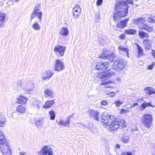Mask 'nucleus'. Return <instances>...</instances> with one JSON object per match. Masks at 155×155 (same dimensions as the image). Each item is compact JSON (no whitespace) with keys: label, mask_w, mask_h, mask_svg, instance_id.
Returning <instances> with one entry per match:
<instances>
[{"label":"nucleus","mask_w":155,"mask_h":155,"mask_svg":"<svg viewBox=\"0 0 155 155\" xmlns=\"http://www.w3.org/2000/svg\"><path fill=\"white\" fill-rule=\"evenodd\" d=\"M5 13L3 12H0V26L5 22Z\"/></svg>","instance_id":"obj_30"},{"label":"nucleus","mask_w":155,"mask_h":155,"mask_svg":"<svg viewBox=\"0 0 155 155\" xmlns=\"http://www.w3.org/2000/svg\"><path fill=\"white\" fill-rule=\"evenodd\" d=\"M38 154L39 155H53L52 149L50 147L44 146L41 148V150L39 151Z\"/></svg>","instance_id":"obj_10"},{"label":"nucleus","mask_w":155,"mask_h":155,"mask_svg":"<svg viewBox=\"0 0 155 155\" xmlns=\"http://www.w3.org/2000/svg\"><path fill=\"white\" fill-rule=\"evenodd\" d=\"M32 105L35 108L39 110V108L41 106V104L40 101L38 100H36L33 101Z\"/></svg>","instance_id":"obj_28"},{"label":"nucleus","mask_w":155,"mask_h":155,"mask_svg":"<svg viewBox=\"0 0 155 155\" xmlns=\"http://www.w3.org/2000/svg\"><path fill=\"white\" fill-rule=\"evenodd\" d=\"M19 153L20 154V155H24L25 153V152L23 151L20 152Z\"/></svg>","instance_id":"obj_55"},{"label":"nucleus","mask_w":155,"mask_h":155,"mask_svg":"<svg viewBox=\"0 0 155 155\" xmlns=\"http://www.w3.org/2000/svg\"><path fill=\"white\" fill-rule=\"evenodd\" d=\"M129 19V18H127L123 21H121L117 23L116 25V27L119 28H124L125 27L127 26V24Z\"/></svg>","instance_id":"obj_17"},{"label":"nucleus","mask_w":155,"mask_h":155,"mask_svg":"<svg viewBox=\"0 0 155 155\" xmlns=\"http://www.w3.org/2000/svg\"><path fill=\"white\" fill-rule=\"evenodd\" d=\"M144 91L145 92L149 95L152 94H155V90L153 88L150 87H147L144 89Z\"/></svg>","instance_id":"obj_27"},{"label":"nucleus","mask_w":155,"mask_h":155,"mask_svg":"<svg viewBox=\"0 0 155 155\" xmlns=\"http://www.w3.org/2000/svg\"><path fill=\"white\" fill-rule=\"evenodd\" d=\"M147 106H152L151 104L150 103H146Z\"/></svg>","instance_id":"obj_54"},{"label":"nucleus","mask_w":155,"mask_h":155,"mask_svg":"<svg viewBox=\"0 0 155 155\" xmlns=\"http://www.w3.org/2000/svg\"><path fill=\"white\" fill-rule=\"evenodd\" d=\"M96 17L97 19H99L100 18V15L99 13L97 12L95 14Z\"/></svg>","instance_id":"obj_49"},{"label":"nucleus","mask_w":155,"mask_h":155,"mask_svg":"<svg viewBox=\"0 0 155 155\" xmlns=\"http://www.w3.org/2000/svg\"><path fill=\"white\" fill-rule=\"evenodd\" d=\"M70 122V120L67 119L66 121H63L62 120H60L59 122L58 123V124L63 125L65 126H68L69 127V124Z\"/></svg>","instance_id":"obj_26"},{"label":"nucleus","mask_w":155,"mask_h":155,"mask_svg":"<svg viewBox=\"0 0 155 155\" xmlns=\"http://www.w3.org/2000/svg\"><path fill=\"white\" fill-rule=\"evenodd\" d=\"M123 103V101L119 100H116L114 101V103L117 107H120Z\"/></svg>","instance_id":"obj_39"},{"label":"nucleus","mask_w":155,"mask_h":155,"mask_svg":"<svg viewBox=\"0 0 155 155\" xmlns=\"http://www.w3.org/2000/svg\"><path fill=\"white\" fill-rule=\"evenodd\" d=\"M141 109L142 110L144 109L145 108L147 107L146 102H145L142 103V104L141 105Z\"/></svg>","instance_id":"obj_43"},{"label":"nucleus","mask_w":155,"mask_h":155,"mask_svg":"<svg viewBox=\"0 0 155 155\" xmlns=\"http://www.w3.org/2000/svg\"><path fill=\"white\" fill-rule=\"evenodd\" d=\"M128 6L126 1L118 2L116 4L115 12L113 17L115 21H117L120 18L125 17L128 12Z\"/></svg>","instance_id":"obj_2"},{"label":"nucleus","mask_w":155,"mask_h":155,"mask_svg":"<svg viewBox=\"0 0 155 155\" xmlns=\"http://www.w3.org/2000/svg\"><path fill=\"white\" fill-rule=\"evenodd\" d=\"M151 41L147 39H144L143 40V43L145 46L146 49H149L151 47Z\"/></svg>","instance_id":"obj_22"},{"label":"nucleus","mask_w":155,"mask_h":155,"mask_svg":"<svg viewBox=\"0 0 155 155\" xmlns=\"http://www.w3.org/2000/svg\"><path fill=\"white\" fill-rule=\"evenodd\" d=\"M44 119L43 118H40L37 120L35 122V124L36 126L39 128L41 126H42L44 123Z\"/></svg>","instance_id":"obj_24"},{"label":"nucleus","mask_w":155,"mask_h":155,"mask_svg":"<svg viewBox=\"0 0 155 155\" xmlns=\"http://www.w3.org/2000/svg\"><path fill=\"white\" fill-rule=\"evenodd\" d=\"M73 114L72 115H70L68 117V119L70 120L71 118L72 117H73Z\"/></svg>","instance_id":"obj_59"},{"label":"nucleus","mask_w":155,"mask_h":155,"mask_svg":"<svg viewBox=\"0 0 155 155\" xmlns=\"http://www.w3.org/2000/svg\"><path fill=\"white\" fill-rule=\"evenodd\" d=\"M133 21L134 23L137 25L140 29L144 30L149 32H151L153 30V27L148 26L145 23L146 20L143 18L139 17L134 19Z\"/></svg>","instance_id":"obj_4"},{"label":"nucleus","mask_w":155,"mask_h":155,"mask_svg":"<svg viewBox=\"0 0 155 155\" xmlns=\"http://www.w3.org/2000/svg\"><path fill=\"white\" fill-rule=\"evenodd\" d=\"M44 92L45 94V96L46 97H52L53 96V92L51 90L47 89L44 90Z\"/></svg>","instance_id":"obj_33"},{"label":"nucleus","mask_w":155,"mask_h":155,"mask_svg":"<svg viewBox=\"0 0 155 155\" xmlns=\"http://www.w3.org/2000/svg\"><path fill=\"white\" fill-rule=\"evenodd\" d=\"M153 64H151V65H150L149 66H148V69L150 70H152L153 68Z\"/></svg>","instance_id":"obj_48"},{"label":"nucleus","mask_w":155,"mask_h":155,"mask_svg":"<svg viewBox=\"0 0 155 155\" xmlns=\"http://www.w3.org/2000/svg\"><path fill=\"white\" fill-rule=\"evenodd\" d=\"M22 87V82L20 81L18 82L13 87L14 90L17 91L20 90Z\"/></svg>","instance_id":"obj_34"},{"label":"nucleus","mask_w":155,"mask_h":155,"mask_svg":"<svg viewBox=\"0 0 155 155\" xmlns=\"http://www.w3.org/2000/svg\"><path fill=\"white\" fill-rule=\"evenodd\" d=\"M152 115L149 114H144L142 117L141 122L143 125L147 129L150 128L153 120Z\"/></svg>","instance_id":"obj_7"},{"label":"nucleus","mask_w":155,"mask_h":155,"mask_svg":"<svg viewBox=\"0 0 155 155\" xmlns=\"http://www.w3.org/2000/svg\"><path fill=\"white\" fill-rule=\"evenodd\" d=\"M78 127L81 128H84L86 126L84 125L83 124L81 123H78Z\"/></svg>","instance_id":"obj_45"},{"label":"nucleus","mask_w":155,"mask_h":155,"mask_svg":"<svg viewBox=\"0 0 155 155\" xmlns=\"http://www.w3.org/2000/svg\"><path fill=\"white\" fill-rule=\"evenodd\" d=\"M88 129L90 130L91 131H92V130H91V127H87Z\"/></svg>","instance_id":"obj_62"},{"label":"nucleus","mask_w":155,"mask_h":155,"mask_svg":"<svg viewBox=\"0 0 155 155\" xmlns=\"http://www.w3.org/2000/svg\"><path fill=\"white\" fill-rule=\"evenodd\" d=\"M32 28L35 30L38 31L41 29V26L37 21H35L32 25Z\"/></svg>","instance_id":"obj_31"},{"label":"nucleus","mask_w":155,"mask_h":155,"mask_svg":"<svg viewBox=\"0 0 155 155\" xmlns=\"http://www.w3.org/2000/svg\"><path fill=\"white\" fill-rule=\"evenodd\" d=\"M121 112L122 113H124V112L126 113L127 111V110H124V109H121Z\"/></svg>","instance_id":"obj_52"},{"label":"nucleus","mask_w":155,"mask_h":155,"mask_svg":"<svg viewBox=\"0 0 155 155\" xmlns=\"http://www.w3.org/2000/svg\"><path fill=\"white\" fill-rule=\"evenodd\" d=\"M54 74V72L52 71H46L42 74L41 77L43 80H46L51 78Z\"/></svg>","instance_id":"obj_16"},{"label":"nucleus","mask_w":155,"mask_h":155,"mask_svg":"<svg viewBox=\"0 0 155 155\" xmlns=\"http://www.w3.org/2000/svg\"><path fill=\"white\" fill-rule=\"evenodd\" d=\"M101 104L102 105L105 106L108 104V103L106 101H103L101 102Z\"/></svg>","instance_id":"obj_46"},{"label":"nucleus","mask_w":155,"mask_h":155,"mask_svg":"<svg viewBox=\"0 0 155 155\" xmlns=\"http://www.w3.org/2000/svg\"><path fill=\"white\" fill-rule=\"evenodd\" d=\"M126 153L127 155H132V154L131 152H126Z\"/></svg>","instance_id":"obj_57"},{"label":"nucleus","mask_w":155,"mask_h":155,"mask_svg":"<svg viewBox=\"0 0 155 155\" xmlns=\"http://www.w3.org/2000/svg\"><path fill=\"white\" fill-rule=\"evenodd\" d=\"M66 49L65 46H61L60 45H56L55 46L54 51L57 54L59 55L60 56H63Z\"/></svg>","instance_id":"obj_11"},{"label":"nucleus","mask_w":155,"mask_h":155,"mask_svg":"<svg viewBox=\"0 0 155 155\" xmlns=\"http://www.w3.org/2000/svg\"><path fill=\"white\" fill-rule=\"evenodd\" d=\"M40 6L38 5H37L35 6L30 17L31 21L36 17L39 22H41L42 19V13L40 11Z\"/></svg>","instance_id":"obj_5"},{"label":"nucleus","mask_w":155,"mask_h":155,"mask_svg":"<svg viewBox=\"0 0 155 155\" xmlns=\"http://www.w3.org/2000/svg\"><path fill=\"white\" fill-rule=\"evenodd\" d=\"M107 94L109 97H113L115 95L116 93L114 91H111L108 93Z\"/></svg>","instance_id":"obj_42"},{"label":"nucleus","mask_w":155,"mask_h":155,"mask_svg":"<svg viewBox=\"0 0 155 155\" xmlns=\"http://www.w3.org/2000/svg\"><path fill=\"white\" fill-rule=\"evenodd\" d=\"M139 35L141 38H143L148 37V35L147 33L142 31H139Z\"/></svg>","instance_id":"obj_37"},{"label":"nucleus","mask_w":155,"mask_h":155,"mask_svg":"<svg viewBox=\"0 0 155 155\" xmlns=\"http://www.w3.org/2000/svg\"><path fill=\"white\" fill-rule=\"evenodd\" d=\"M126 62L123 59H118L115 61L113 63V68L118 70H121L125 66Z\"/></svg>","instance_id":"obj_8"},{"label":"nucleus","mask_w":155,"mask_h":155,"mask_svg":"<svg viewBox=\"0 0 155 155\" xmlns=\"http://www.w3.org/2000/svg\"><path fill=\"white\" fill-rule=\"evenodd\" d=\"M147 21L148 22L150 23H154L155 22V20L152 17H148L147 20Z\"/></svg>","instance_id":"obj_41"},{"label":"nucleus","mask_w":155,"mask_h":155,"mask_svg":"<svg viewBox=\"0 0 155 155\" xmlns=\"http://www.w3.org/2000/svg\"><path fill=\"white\" fill-rule=\"evenodd\" d=\"M138 105V103H135L133 104V107L137 106Z\"/></svg>","instance_id":"obj_58"},{"label":"nucleus","mask_w":155,"mask_h":155,"mask_svg":"<svg viewBox=\"0 0 155 155\" xmlns=\"http://www.w3.org/2000/svg\"><path fill=\"white\" fill-rule=\"evenodd\" d=\"M109 117L108 120L109 123V126H110V128L113 130L117 129L119 126V124L121 123L120 120L119 119L116 118L113 115H109Z\"/></svg>","instance_id":"obj_6"},{"label":"nucleus","mask_w":155,"mask_h":155,"mask_svg":"<svg viewBox=\"0 0 155 155\" xmlns=\"http://www.w3.org/2000/svg\"><path fill=\"white\" fill-rule=\"evenodd\" d=\"M25 85V87L23 88L25 93H31L34 88V84L31 81H28L26 83Z\"/></svg>","instance_id":"obj_12"},{"label":"nucleus","mask_w":155,"mask_h":155,"mask_svg":"<svg viewBox=\"0 0 155 155\" xmlns=\"http://www.w3.org/2000/svg\"><path fill=\"white\" fill-rule=\"evenodd\" d=\"M69 33V31L65 27H62L60 30L59 34L60 35L66 36Z\"/></svg>","instance_id":"obj_21"},{"label":"nucleus","mask_w":155,"mask_h":155,"mask_svg":"<svg viewBox=\"0 0 155 155\" xmlns=\"http://www.w3.org/2000/svg\"><path fill=\"white\" fill-rule=\"evenodd\" d=\"M110 66L109 63L100 62L98 63L95 66V68L97 70H101V71H103L98 74V77L102 81L100 84L104 85V87L105 88L111 87L110 86L108 85L106 86L105 85L111 83H114L113 81L107 79L114 75L115 73L114 71V69H111L109 67Z\"/></svg>","instance_id":"obj_1"},{"label":"nucleus","mask_w":155,"mask_h":155,"mask_svg":"<svg viewBox=\"0 0 155 155\" xmlns=\"http://www.w3.org/2000/svg\"><path fill=\"white\" fill-rule=\"evenodd\" d=\"M105 113H102L101 120L105 125L109 126V123L108 122L109 121L108 119L109 117V115H105Z\"/></svg>","instance_id":"obj_19"},{"label":"nucleus","mask_w":155,"mask_h":155,"mask_svg":"<svg viewBox=\"0 0 155 155\" xmlns=\"http://www.w3.org/2000/svg\"><path fill=\"white\" fill-rule=\"evenodd\" d=\"M103 1V0H97L96 5L98 6L101 5L102 4Z\"/></svg>","instance_id":"obj_44"},{"label":"nucleus","mask_w":155,"mask_h":155,"mask_svg":"<svg viewBox=\"0 0 155 155\" xmlns=\"http://www.w3.org/2000/svg\"><path fill=\"white\" fill-rule=\"evenodd\" d=\"M117 80L118 81H119V82L121 81V79L120 78H117Z\"/></svg>","instance_id":"obj_60"},{"label":"nucleus","mask_w":155,"mask_h":155,"mask_svg":"<svg viewBox=\"0 0 155 155\" xmlns=\"http://www.w3.org/2000/svg\"><path fill=\"white\" fill-rule=\"evenodd\" d=\"M64 68L63 63L59 59H57L55 62L54 70L59 71L64 69Z\"/></svg>","instance_id":"obj_15"},{"label":"nucleus","mask_w":155,"mask_h":155,"mask_svg":"<svg viewBox=\"0 0 155 155\" xmlns=\"http://www.w3.org/2000/svg\"><path fill=\"white\" fill-rule=\"evenodd\" d=\"M120 145L119 144H117L116 146V148H119L120 147Z\"/></svg>","instance_id":"obj_56"},{"label":"nucleus","mask_w":155,"mask_h":155,"mask_svg":"<svg viewBox=\"0 0 155 155\" xmlns=\"http://www.w3.org/2000/svg\"><path fill=\"white\" fill-rule=\"evenodd\" d=\"M118 49L120 53L124 52L125 54L127 55L128 56V48L121 45L118 47Z\"/></svg>","instance_id":"obj_29"},{"label":"nucleus","mask_w":155,"mask_h":155,"mask_svg":"<svg viewBox=\"0 0 155 155\" xmlns=\"http://www.w3.org/2000/svg\"><path fill=\"white\" fill-rule=\"evenodd\" d=\"M28 99L25 97L22 96L20 95L17 98V101L16 102V103L20 104H25L27 101Z\"/></svg>","instance_id":"obj_18"},{"label":"nucleus","mask_w":155,"mask_h":155,"mask_svg":"<svg viewBox=\"0 0 155 155\" xmlns=\"http://www.w3.org/2000/svg\"><path fill=\"white\" fill-rule=\"evenodd\" d=\"M129 136H124L121 138V140L124 143H127L129 141Z\"/></svg>","instance_id":"obj_35"},{"label":"nucleus","mask_w":155,"mask_h":155,"mask_svg":"<svg viewBox=\"0 0 155 155\" xmlns=\"http://www.w3.org/2000/svg\"><path fill=\"white\" fill-rule=\"evenodd\" d=\"M126 153H125L124 152H123L121 153V155H126Z\"/></svg>","instance_id":"obj_63"},{"label":"nucleus","mask_w":155,"mask_h":155,"mask_svg":"<svg viewBox=\"0 0 155 155\" xmlns=\"http://www.w3.org/2000/svg\"><path fill=\"white\" fill-rule=\"evenodd\" d=\"M8 144L3 132L0 130V149L3 155H12Z\"/></svg>","instance_id":"obj_3"},{"label":"nucleus","mask_w":155,"mask_h":155,"mask_svg":"<svg viewBox=\"0 0 155 155\" xmlns=\"http://www.w3.org/2000/svg\"><path fill=\"white\" fill-rule=\"evenodd\" d=\"M153 56L155 58V51L153 50L152 52Z\"/></svg>","instance_id":"obj_53"},{"label":"nucleus","mask_w":155,"mask_h":155,"mask_svg":"<svg viewBox=\"0 0 155 155\" xmlns=\"http://www.w3.org/2000/svg\"><path fill=\"white\" fill-rule=\"evenodd\" d=\"M87 114L89 116L93 117L94 120L98 121L101 118V114L97 111H95L92 110H90L87 113Z\"/></svg>","instance_id":"obj_14"},{"label":"nucleus","mask_w":155,"mask_h":155,"mask_svg":"<svg viewBox=\"0 0 155 155\" xmlns=\"http://www.w3.org/2000/svg\"><path fill=\"white\" fill-rule=\"evenodd\" d=\"M126 1L127 2V4L128 3L131 4H133V2L132 0H126Z\"/></svg>","instance_id":"obj_50"},{"label":"nucleus","mask_w":155,"mask_h":155,"mask_svg":"<svg viewBox=\"0 0 155 155\" xmlns=\"http://www.w3.org/2000/svg\"><path fill=\"white\" fill-rule=\"evenodd\" d=\"M120 39H123L125 38V35L124 34H122L120 36Z\"/></svg>","instance_id":"obj_51"},{"label":"nucleus","mask_w":155,"mask_h":155,"mask_svg":"<svg viewBox=\"0 0 155 155\" xmlns=\"http://www.w3.org/2000/svg\"><path fill=\"white\" fill-rule=\"evenodd\" d=\"M136 31L133 29H128L125 31V33L128 34H135L136 33Z\"/></svg>","instance_id":"obj_36"},{"label":"nucleus","mask_w":155,"mask_h":155,"mask_svg":"<svg viewBox=\"0 0 155 155\" xmlns=\"http://www.w3.org/2000/svg\"><path fill=\"white\" fill-rule=\"evenodd\" d=\"M136 46L138 49L137 57L143 56L144 55L143 50L138 44H137Z\"/></svg>","instance_id":"obj_23"},{"label":"nucleus","mask_w":155,"mask_h":155,"mask_svg":"<svg viewBox=\"0 0 155 155\" xmlns=\"http://www.w3.org/2000/svg\"><path fill=\"white\" fill-rule=\"evenodd\" d=\"M16 110L20 114H23L25 112L26 108L25 106L19 105L17 107Z\"/></svg>","instance_id":"obj_25"},{"label":"nucleus","mask_w":155,"mask_h":155,"mask_svg":"<svg viewBox=\"0 0 155 155\" xmlns=\"http://www.w3.org/2000/svg\"><path fill=\"white\" fill-rule=\"evenodd\" d=\"M54 103V101L53 100L50 101H48L45 104L43 105V107L45 108L50 107Z\"/></svg>","instance_id":"obj_32"},{"label":"nucleus","mask_w":155,"mask_h":155,"mask_svg":"<svg viewBox=\"0 0 155 155\" xmlns=\"http://www.w3.org/2000/svg\"><path fill=\"white\" fill-rule=\"evenodd\" d=\"M49 114L50 116V119L54 120L55 118V114L53 110H51L49 112Z\"/></svg>","instance_id":"obj_40"},{"label":"nucleus","mask_w":155,"mask_h":155,"mask_svg":"<svg viewBox=\"0 0 155 155\" xmlns=\"http://www.w3.org/2000/svg\"><path fill=\"white\" fill-rule=\"evenodd\" d=\"M99 57L104 59H107L110 61L112 62L114 59L115 54L114 53H112L110 54L107 52L104 51L101 54H99Z\"/></svg>","instance_id":"obj_9"},{"label":"nucleus","mask_w":155,"mask_h":155,"mask_svg":"<svg viewBox=\"0 0 155 155\" xmlns=\"http://www.w3.org/2000/svg\"><path fill=\"white\" fill-rule=\"evenodd\" d=\"M152 154L153 155H155V149L153 150L152 153Z\"/></svg>","instance_id":"obj_61"},{"label":"nucleus","mask_w":155,"mask_h":155,"mask_svg":"<svg viewBox=\"0 0 155 155\" xmlns=\"http://www.w3.org/2000/svg\"><path fill=\"white\" fill-rule=\"evenodd\" d=\"M17 113L15 112H14L12 113L11 116L12 118H15L16 117V116Z\"/></svg>","instance_id":"obj_47"},{"label":"nucleus","mask_w":155,"mask_h":155,"mask_svg":"<svg viewBox=\"0 0 155 155\" xmlns=\"http://www.w3.org/2000/svg\"><path fill=\"white\" fill-rule=\"evenodd\" d=\"M108 40V39L107 38L104 37L101 40H100L99 42L100 44H101V45H102L104 44H106L107 43V41Z\"/></svg>","instance_id":"obj_38"},{"label":"nucleus","mask_w":155,"mask_h":155,"mask_svg":"<svg viewBox=\"0 0 155 155\" xmlns=\"http://www.w3.org/2000/svg\"><path fill=\"white\" fill-rule=\"evenodd\" d=\"M72 12L74 18H79L81 13V9L79 5L76 4L74 5Z\"/></svg>","instance_id":"obj_13"},{"label":"nucleus","mask_w":155,"mask_h":155,"mask_svg":"<svg viewBox=\"0 0 155 155\" xmlns=\"http://www.w3.org/2000/svg\"><path fill=\"white\" fill-rule=\"evenodd\" d=\"M7 122V119L5 115H0V127H3L6 124Z\"/></svg>","instance_id":"obj_20"}]
</instances>
